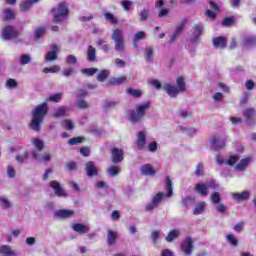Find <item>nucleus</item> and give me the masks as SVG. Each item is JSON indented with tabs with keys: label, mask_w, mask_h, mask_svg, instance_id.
<instances>
[{
	"label": "nucleus",
	"mask_w": 256,
	"mask_h": 256,
	"mask_svg": "<svg viewBox=\"0 0 256 256\" xmlns=\"http://www.w3.org/2000/svg\"><path fill=\"white\" fill-rule=\"evenodd\" d=\"M196 193H199V195L205 196L209 195V185L205 183H199L195 186Z\"/></svg>",
	"instance_id": "5701e85b"
},
{
	"label": "nucleus",
	"mask_w": 256,
	"mask_h": 256,
	"mask_svg": "<svg viewBox=\"0 0 256 256\" xmlns=\"http://www.w3.org/2000/svg\"><path fill=\"white\" fill-rule=\"evenodd\" d=\"M0 203L2 205V209H11V207H13L11 201L5 197H0Z\"/></svg>",
	"instance_id": "a18cd8bd"
},
{
	"label": "nucleus",
	"mask_w": 256,
	"mask_h": 256,
	"mask_svg": "<svg viewBox=\"0 0 256 256\" xmlns=\"http://www.w3.org/2000/svg\"><path fill=\"white\" fill-rule=\"evenodd\" d=\"M121 161H123V149L113 148L112 149V162L113 163H121Z\"/></svg>",
	"instance_id": "f3484780"
},
{
	"label": "nucleus",
	"mask_w": 256,
	"mask_h": 256,
	"mask_svg": "<svg viewBox=\"0 0 256 256\" xmlns=\"http://www.w3.org/2000/svg\"><path fill=\"white\" fill-rule=\"evenodd\" d=\"M195 201V198L194 197H192V196H187L186 198H184L183 200H182V203H183V205H191V203H193Z\"/></svg>",
	"instance_id": "774afa93"
},
{
	"label": "nucleus",
	"mask_w": 256,
	"mask_h": 256,
	"mask_svg": "<svg viewBox=\"0 0 256 256\" xmlns=\"http://www.w3.org/2000/svg\"><path fill=\"white\" fill-rule=\"evenodd\" d=\"M53 22L54 23H62L67 19V15H69V8L67 4L60 3L57 8L52 9Z\"/></svg>",
	"instance_id": "20e7f679"
},
{
	"label": "nucleus",
	"mask_w": 256,
	"mask_h": 256,
	"mask_svg": "<svg viewBox=\"0 0 256 256\" xmlns=\"http://www.w3.org/2000/svg\"><path fill=\"white\" fill-rule=\"evenodd\" d=\"M145 59L146 61H153V57L155 56V52L152 47L145 48Z\"/></svg>",
	"instance_id": "c03bdc74"
},
{
	"label": "nucleus",
	"mask_w": 256,
	"mask_h": 256,
	"mask_svg": "<svg viewBox=\"0 0 256 256\" xmlns=\"http://www.w3.org/2000/svg\"><path fill=\"white\" fill-rule=\"evenodd\" d=\"M86 173L88 177H95L97 173H99V170L97 169V166L95 165L94 162H88L86 163Z\"/></svg>",
	"instance_id": "aec40b11"
},
{
	"label": "nucleus",
	"mask_w": 256,
	"mask_h": 256,
	"mask_svg": "<svg viewBox=\"0 0 256 256\" xmlns=\"http://www.w3.org/2000/svg\"><path fill=\"white\" fill-rule=\"evenodd\" d=\"M110 72L109 70H102L100 71V73L97 75V80L98 81H105V79H107V77H109Z\"/></svg>",
	"instance_id": "603ef678"
},
{
	"label": "nucleus",
	"mask_w": 256,
	"mask_h": 256,
	"mask_svg": "<svg viewBox=\"0 0 256 256\" xmlns=\"http://www.w3.org/2000/svg\"><path fill=\"white\" fill-rule=\"evenodd\" d=\"M140 173L146 177H155L157 172L151 164H144L140 167Z\"/></svg>",
	"instance_id": "f8f14e48"
},
{
	"label": "nucleus",
	"mask_w": 256,
	"mask_h": 256,
	"mask_svg": "<svg viewBox=\"0 0 256 256\" xmlns=\"http://www.w3.org/2000/svg\"><path fill=\"white\" fill-rule=\"evenodd\" d=\"M107 243L108 245H115L117 243V233L113 232V230L107 231Z\"/></svg>",
	"instance_id": "473e14b6"
},
{
	"label": "nucleus",
	"mask_w": 256,
	"mask_h": 256,
	"mask_svg": "<svg viewBox=\"0 0 256 256\" xmlns=\"http://www.w3.org/2000/svg\"><path fill=\"white\" fill-rule=\"evenodd\" d=\"M62 126L66 129V131H73L75 129V123L71 119H65L62 122Z\"/></svg>",
	"instance_id": "a19ab883"
},
{
	"label": "nucleus",
	"mask_w": 256,
	"mask_h": 256,
	"mask_svg": "<svg viewBox=\"0 0 256 256\" xmlns=\"http://www.w3.org/2000/svg\"><path fill=\"white\" fill-rule=\"evenodd\" d=\"M61 52V47L57 44L50 45V50L45 55V61H57V55Z\"/></svg>",
	"instance_id": "0eeeda50"
},
{
	"label": "nucleus",
	"mask_w": 256,
	"mask_h": 256,
	"mask_svg": "<svg viewBox=\"0 0 256 256\" xmlns=\"http://www.w3.org/2000/svg\"><path fill=\"white\" fill-rule=\"evenodd\" d=\"M244 45L246 47H251V45H256V36H248L244 38Z\"/></svg>",
	"instance_id": "49530a36"
},
{
	"label": "nucleus",
	"mask_w": 256,
	"mask_h": 256,
	"mask_svg": "<svg viewBox=\"0 0 256 256\" xmlns=\"http://www.w3.org/2000/svg\"><path fill=\"white\" fill-rule=\"evenodd\" d=\"M27 157H29V152L25 151L23 154L16 156V161L18 163H25V161H27Z\"/></svg>",
	"instance_id": "5fc2aeb1"
},
{
	"label": "nucleus",
	"mask_w": 256,
	"mask_h": 256,
	"mask_svg": "<svg viewBox=\"0 0 256 256\" xmlns=\"http://www.w3.org/2000/svg\"><path fill=\"white\" fill-rule=\"evenodd\" d=\"M237 161H239V154H231L226 160L221 155H218L216 157V162L218 165L224 164L227 165L228 167H233V165H235Z\"/></svg>",
	"instance_id": "423d86ee"
},
{
	"label": "nucleus",
	"mask_w": 256,
	"mask_h": 256,
	"mask_svg": "<svg viewBox=\"0 0 256 256\" xmlns=\"http://www.w3.org/2000/svg\"><path fill=\"white\" fill-rule=\"evenodd\" d=\"M50 187H52V189H54V191L58 197H66L67 196V192H65V190H63V188L61 187V184H59V182L52 181L50 183Z\"/></svg>",
	"instance_id": "dca6fc26"
},
{
	"label": "nucleus",
	"mask_w": 256,
	"mask_h": 256,
	"mask_svg": "<svg viewBox=\"0 0 256 256\" xmlns=\"http://www.w3.org/2000/svg\"><path fill=\"white\" fill-rule=\"evenodd\" d=\"M31 142H32V145L37 149V151H43V147L45 145L43 143V140L39 138H33Z\"/></svg>",
	"instance_id": "ea45409f"
},
{
	"label": "nucleus",
	"mask_w": 256,
	"mask_h": 256,
	"mask_svg": "<svg viewBox=\"0 0 256 256\" xmlns=\"http://www.w3.org/2000/svg\"><path fill=\"white\" fill-rule=\"evenodd\" d=\"M192 35L193 37L191 38L192 43H195L197 39H199L200 35H203V24H195L192 28Z\"/></svg>",
	"instance_id": "ddd939ff"
},
{
	"label": "nucleus",
	"mask_w": 256,
	"mask_h": 256,
	"mask_svg": "<svg viewBox=\"0 0 256 256\" xmlns=\"http://www.w3.org/2000/svg\"><path fill=\"white\" fill-rule=\"evenodd\" d=\"M5 21H11V19H15V10L6 8L3 11Z\"/></svg>",
	"instance_id": "e433bc0d"
},
{
	"label": "nucleus",
	"mask_w": 256,
	"mask_h": 256,
	"mask_svg": "<svg viewBox=\"0 0 256 256\" xmlns=\"http://www.w3.org/2000/svg\"><path fill=\"white\" fill-rule=\"evenodd\" d=\"M72 229L76 233H80L81 235H83L85 233H89L90 227H89V224L76 223L72 225Z\"/></svg>",
	"instance_id": "2eb2a0df"
},
{
	"label": "nucleus",
	"mask_w": 256,
	"mask_h": 256,
	"mask_svg": "<svg viewBox=\"0 0 256 256\" xmlns=\"http://www.w3.org/2000/svg\"><path fill=\"white\" fill-rule=\"evenodd\" d=\"M179 131H181V133H185V135H188L189 137H194V135H197V129L193 127L180 126Z\"/></svg>",
	"instance_id": "cd10ccee"
},
{
	"label": "nucleus",
	"mask_w": 256,
	"mask_h": 256,
	"mask_svg": "<svg viewBox=\"0 0 256 256\" xmlns=\"http://www.w3.org/2000/svg\"><path fill=\"white\" fill-rule=\"evenodd\" d=\"M112 40L114 41V49L116 53L125 51V36L123 30L116 28L112 31Z\"/></svg>",
	"instance_id": "7ed1b4c3"
},
{
	"label": "nucleus",
	"mask_w": 256,
	"mask_h": 256,
	"mask_svg": "<svg viewBox=\"0 0 256 256\" xmlns=\"http://www.w3.org/2000/svg\"><path fill=\"white\" fill-rule=\"evenodd\" d=\"M127 95H130V97L139 98L143 95V91L139 89H133V88H127L126 89Z\"/></svg>",
	"instance_id": "4c0bfd02"
},
{
	"label": "nucleus",
	"mask_w": 256,
	"mask_h": 256,
	"mask_svg": "<svg viewBox=\"0 0 256 256\" xmlns=\"http://www.w3.org/2000/svg\"><path fill=\"white\" fill-rule=\"evenodd\" d=\"M0 255L3 256H17V253L13 251L11 246L3 245L0 247Z\"/></svg>",
	"instance_id": "bb28decb"
},
{
	"label": "nucleus",
	"mask_w": 256,
	"mask_h": 256,
	"mask_svg": "<svg viewBox=\"0 0 256 256\" xmlns=\"http://www.w3.org/2000/svg\"><path fill=\"white\" fill-rule=\"evenodd\" d=\"M121 5H122L124 11H129V9H131V5H133V2H131L129 0H123L121 2Z\"/></svg>",
	"instance_id": "052dcab7"
},
{
	"label": "nucleus",
	"mask_w": 256,
	"mask_h": 256,
	"mask_svg": "<svg viewBox=\"0 0 256 256\" xmlns=\"http://www.w3.org/2000/svg\"><path fill=\"white\" fill-rule=\"evenodd\" d=\"M96 57H97V50L95 49V47L89 46L87 50L88 61L93 62L95 61Z\"/></svg>",
	"instance_id": "c9c22d12"
},
{
	"label": "nucleus",
	"mask_w": 256,
	"mask_h": 256,
	"mask_svg": "<svg viewBox=\"0 0 256 256\" xmlns=\"http://www.w3.org/2000/svg\"><path fill=\"white\" fill-rule=\"evenodd\" d=\"M145 39H147V33H145V31H138L134 34V37L132 39V45H134V47H137L138 41H145Z\"/></svg>",
	"instance_id": "b1692460"
},
{
	"label": "nucleus",
	"mask_w": 256,
	"mask_h": 256,
	"mask_svg": "<svg viewBox=\"0 0 256 256\" xmlns=\"http://www.w3.org/2000/svg\"><path fill=\"white\" fill-rule=\"evenodd\" d=\"M104 18L106 19V21H108L112 25H115L119 22L117 17H115V15L113 13H110V12L105 13Z\"/></svg>",
	"instance_id": "79ce46f5"
},
{
	"label": "nucleus",
	"mask_w": 256,
	"mask_h": 256,
	"mask_svg": "<svg viewBox=\"0 0 256 256\" xmlns=\"http://www.w3.org/2000/svg\"><path fill=\"white\" fill-rule=\"evenodd\" d=\"M181 249L184 254L191 255L193 252V240H191V238H186L181 245Z\"/></svg>",
	"instance_id": "4468645a"
},
{
	"label": "nucleus",
	"mask_w": 256,
	"mask_h": 256,
	"mask_svg": "<svg viewBox=\"0 0 256 256\" xmlns=\"http://www.w3.org/2000/svg\"><path fill=\"white\" fill-rule=\"evenodd\" d=\"M34 3H39V0H25L21 2L20 9L21 11H29L33 7Z\"/></svg>",
	"instance_id": "c85d7f7f"
},
{
	"label": "nucleus",
	"mask_w": 256,
	"mask_h": 256,
	"mask_svg": "<svg viewBox=\"0 0 256 256\" xmlns=\"http://www.w3.org/2000/svg\"><path fill=\"white\" fill-rule=\"evenodd\" d=\"M251 197V192L249 191H243L241 193H233L232 198L235 201H247Z\"/></svg>",
	"instance_id": "4be33fe9"
},
{
	"label": "nucleus",
	"mask_w": 256,
	"mask_h": 256,
	"mask_svg": "<svg viewBox=\"0 0 256 256\" xmlns=\"http://www.w3.org/2000/svg\"><path fill=\"white\" fill-rule=\"evenodd\" d=\"M234 231H236V233H241V231H243V229H245V222H239L234 226Z\"/></svg>",
	"instance_id": "680f3d73"
},
{
	"label": "nucleus",
	"mask_w": 256,
	"mask_h": 256,
	"mask_svg": "<svg viewBox=\"0 0 256 256\" xmlns=\"http://www.w3.org/2000/svg\"><path fill=\"white\" fill-rule=\"evenodd\" d=\"M163 197H165V194H163V192L157 193L152 198V201L146 205L145 207L146 211H153L154 209H157V207L161 205V201H163Z\"/></svg>",
	"instance_id": "6e6552de"
},
{
	"label": "nucleus",
	"mask_w": 256,
	"mask_h": 256,
	"mask_svg": "<svg viewBox=\"0 0 256 256\" xmlns=\"http://www.w3.org/2000/svg\"><path fill=\"white\" fill-rule=\"evenodd\" d=\"M226 239L228 243H230V245H233L234 247H237L239 245V240H237V238L233 234H228L226 236Z\"/></svg>",
	"instance_id": "de8ad7c7"
},
{
	"label": "nucleus",
	"mask_w": 256,
	"mask_h": 256,
	"mask_svg": "<svg viewBox=\"0 0 256 256\" xmlns=\"http://www.w3.org/2000/svg\"><path fill=\"white\" fill-rule=\"evenodd\" d=\"M74 215L75 211L67 209H60L54 213V217L57 219H70V217H73Z\"/></svg>",
	"instance_id": "9b49d317"
},
{
	"label": "nucleus",
	"mask_w": 256,
	"mask_h": 256,
	"mask_svg": "<svg viewBox=\"0 0 256 256\" xmlns=\"http://www.w3.org/2000/svg\"><path fill=\"white\" fill-rule=\"evenodd\" d=\"M149 102L138 104L136 110H132L129 114V121L131 123H141L143 117H145V112L149 109Z\"/></svg>",
	"instance_id": "f03ea898"
},
{
	"label": "nucleus",
	"mask_w": 256,
	"mask_h": 256,
	"mask_svg": "<svg viewBox=\"0 0 256 256\" xmlns=\"http://www.w3.org/2000/svg\"><path fill=\"white\" fill-rule=\"evenodd\" d=\"M107 173L110 177H117V175L121 173V168H119V166H110L107 168Z\"/></svg>",
	"instance_id": "58836bf2"
},
{
	"label": "nucleus",
	"mask_w": 256,
	"mask_h": 256,
	"mask_svg": "<svg viewBox=\"0 0 256 256\" xmlns=\"http://www.w3.org/2000/svg\"><path fill=\"white\" fill-rule=\"evenodd\" d=\"M185 25H187V20H183L178 27H176L175 31L178 35H181L183 33V30L185 29Z\"/></svg>",
	"instance_id": "4d7b16f0"
},
{
	"label": "nucleus",
	"mask_w": 256,
	"mask_h": 256,
	"mask_svg": "<svg viewBox=\"0 0 256 256\" xmlns=\"http://www.w3.org/2000/svg\"><path fill=\"white\" fill-rule=\"evenodd\" d=\"M207 207V204L205 202H198L196 206L194 207L193 214L194 215H201L203 211H205V208Z\"/></svg>",
	"instance_id": "f704fd0d"
},
{
	"label": "nucleus",
	"mask_w": 256,
	"mask_h": 256,
	"mask_svg": "<svg viewBox=\"0 0 256 256\" xmlns=\"http://www.w3.org/2000/svg\"><path fill=\"white\" fill-rule=\"evenodd\" d=\"M148 17H149V10L144 9L140 12L141 21H147Z\"/></svg>",
	"instance_id": "338daca9"
},
{
	"label": "nucleus",
	"mask_w": 256,
	"mask_h": 256,
	"mask_svg": "<svg viewBox=\"0 0 256 256\" xmlns=\"http://www.w3.org/2000/svg\"><path fill=\"white\" fill-rule=\"evenodd\" d=\"M63 99V93H56L53 95H50L46 101H51L52 103H59Z\"/></svg>",
	"instance_id": "37998d69"
},
{
	"label": "nucleus",
	"mask_w": 256,
	"mask_h": 256,
	"mask_svg": "<svg viewBox=\"0 0 256 256\" xmlns=\"http://www.w3.org/2000/svg\"><path fill=\"white\" fill-rule=\"evenodd\" d=\"M179 235H181V231L177 229L170 230L166 236L167 243H173V241H175V239H177Z\"/></svg>",
	"instance_id": "a878e982"
},
{
	"label": "nucleus",
	"mask_w": 256,
	"mask_h": 256,
	"mask_svg": "<svg viewBox=\"0 0 256 256\" xmlns=\"http://www.w3.org/2000/svg\"><path fill=\"white\" fill-rule=\"evenodd\" d=\"M47 111H49L47 102H44L34 108L32 111L31 129L34 131H39V129H41V123H43V119H45Z\"/></svg>",
	"instance_id": "f257e3e1"
},
{
	"label": "nucleus",
	"mask_w": 256,
	"mask_h": 256,
	"mask_svg": "<svg viewBox=\"0 0 256 256\" xmlns=\"http://www.w3.org/2000/svg\"><path fill=\"white\" fill-rule=\"evenodd\" d=\"M211 143L214 149H223V147H225V139L214 137L211 140Z\"/></svg>",
	"instance_id": "7c9ffc66"
},
{
	"label": "nucleus",
	"mask_w": 256,
	"mask_h": 256,
	"mask_svg": "<svg viewBox=\"0 0 256 256\" xmlns=\"http://www.w3.org/2000/svg\"><path fill=\"white\" fill-rule=\"evenodd\" d=\"M29 63H31V55L22 54L20 57V65H27Z\"/></svg>",
	"instance_id": "3c124183"
},
{
	"label": "nucleus",
	"mask_w": 256,
	"mask_h": 256,
	"mask_svg": "<svg viewBox=\"0 0 256 256\" xmlns=\"http://www.w3.org/2000/svg\"><path fill=\"white\" fill-rule=\"evenodd\" d=\"M59 71H61V67L59 65H54V66H51V67H46L43 70L44 73H59Z\"/></svg>",
	"instance_id": "09e8293b"
},
{
	"label": "nucleus",
	"mask_w": 256,
	"mask_h": 256,
	"mask_svg": "<svg viewBox=\"0 0 256 256\" xmlns=\"http://www.w3.org/2000/svg\"><path fill=\"white\" fill-rule=\"evenodd\" d=\"M164 91L170 96V97H177L179 93H181L177 86L171 85V84H164Z\"/></svg>",
	"instance_id": "a211bd4d"
},
{
	"label": "nucleus",
	"mask_w": 256,
	"mask_h": 256,
	"mask_svg": "<svg viewBox=\"0 0 256 256\" xmlns=\"http://www.w3.org/2000/svg\"><path fill=\"white\" fill-rule=\"evenodd\" d=\"M67 113H69V107L60 106L54 111L53 117L56 119H61L63 117H67Z\"/></svg>",
	"instance_id": "6ab92c4d"
},
{
	"label": "nucleus",
	"mask_w": 256,
	"mask_h": 256,
	"mask_svg": "<svg viewBox=\"0 0 256 256\" xmlns=\"http://www.w3.org/2000/svg\"><path fill=\"white\" fill-rule=\"evenodd\" d=\"M165 189L167 192L166 197H172L173 196V182L171 181V178H169V177L166 178Z\"/></svg>",
	"instance_id": "72a5a7b5"
},
{
	"label": "nucleus",
	"mask_w": 256,
	"mask_h": 256,
	"mask_svg": "<svg viewBox=\"0 0 256 256\" xmlns=\"http://www.w3.org/2000/svg\"><path fill=\"white\" fill-rule=\"evenodd\" d=\"M0 37L3 41H11V39L19 37V31H17L13 26H6L2 29Z\"/></svg>",
	"instance_id": "39448f33"
},
{
	"label": "nucleus",
	"mask_w": 256,
	"mask_h": 256,
	"mask_svg": "<svg viewBox=\"0 0 256 256\" xmlns=\"http://www.w3.org/2000/svg\"><path fill=\"white\" fill-rule=\"evenodd\" d=\"M212 43L216 49H224V47H227V40L223 36L214 38Z\"/></svg>",
	"instance_id": "412c9836"
},
{
	"label": "nucleus",
	"mask_w": 256,
	"mask_h": 256,
	"mask_svg": "<svg viewBox=\"0 0 256 256\" xmlns=\"http://www.w3.org/2000/svg\"><path fill=\"white\" fill-rule=\"evenodd\" d=\"M224 97H225V96H223V93H221V92H215V93L212 95L213 101H216V102L223 101Z\"/></svg>",
	"instance_id": "bf43d9fd"
},
{
	"label": "nucleus",
	"mask_w": 256,
	"mask_h": 256,
	"mask_svg": "<svg viewBox=\"0 0 256 256\" xmlns=\"http://www.w3.org/2000/svg\"><path fill=\"white\" fill-rule=\"evenodd\" d=\"M243 115L246 121H253L256 118V112L253 108H246Z\"/></svg>",
	"instance_id": "c756f323"
},
{
	"label": "nucleus",
	"mask_w": 256,
	"mask_h": 256,
	"mask_svg": "<svg viewBox=\"0 0 256 256\" xmlns=\"http://www.w3.org/2000/svg\"><path fill=\"white\" fill-rule=\"evenodd\" d=\"M253 161V158L251 156L244 157L238 161V163L235 165V171H238L239 173H243V171H247V168L249 167V164Z\"/></svg>",
	"instance_id": "1a4fd4ad"
},
{
	"label": "nucleus",
	"mask_w": 256,
	"mask_h": 256,
	"mask_svg": "<svg viewBox=\"0 0 256 256\" xmlns=\"http://www.w3.org/2000/svg\"><path fill=\"white\" fill-rule=\"evenodd\" d=\"M149 84L155 87V89H161V82L157 79H150Z\"/></svg>",
	"instance_id": "69168bd1"
},
{
	"label": "nucleus",
	"mask_w": 256,
	"mask_h": 256,
	"mask_svg": "<svg viewBox=\"0 0 256 256\" xmlns=\"http://www.w3.org/2000/svg\"><path fill=\"white\" fill-rule=\"evenodd\" d=\"M125 81H127V77L122 76V77H118V78H112L110 80L111 85H121V83H125Z\"/></svg>",
	"instance_id": "8fccbe9b"
},
{
	"label": "nucleus",
	"mask_w": 256,
	"mask_h": 256,
	"mask_svg": "<svg viewBox=\"0 0 256 256\" xmlns=\"http://www.w3.org/2000/svg\"><path fill=\"white\" fill-rule=\"evenodd\" d=\"M19 87V82L13 78H8L5 81V88L8 89V91H13Z\"/></svg>",
	"instance_id": "393cba45"
},
{
	"label": "nucleus",
	"mask_w": 256,
	"mask_h": 256,
	"mask_svg": "<svg viewBox=\"0 0 256 256\" xmlns=\"http://www.w3.org/2000/svg\"><path fill=\"white\" fill-rule=\"evenodd\" d=\"M81 72L84 75H87L88 77H91L93 75H95V73H97V68H84L81 70Z\"/></svg>",
	"instance_id": "864d4df0"
},
{
	"label": "nucleus",
	"mask_w": 256,
	"mask_h": 256,
	"mask_svg": "<svg viewBox=\"0 0 256 256\" xmlns=\"http://www.w3.org/2000/svg\"><path fill=\"white\" fill-rule=\"evenodd\" d=\"M83 142V137H76V138H71L69 140V145H79V143Z\"/></svg>",
	"instance_id": "0e129e2a"
},
{
	"label": "nucleus",
	"mask_w": 256,
	"mask_h": 256,
	"mask_svg": "<svg viewBox=\"0 0 256 256\" xmlns=\"http://www.w3.org/2000/svg\"><path fill=\"white\" fill-rule=\"evenodd\" d=\"M158 144L157 142H151L147 146V150L150 151V153H155L157 151Z\"/></svg>",
	"instance_id": "e2e57ef3"
},
{
	"label": "nucleus",
	"mask_w": 256,
	"mask_h": 256,
	"mask_svg": "<svg viewBox=\"0 0 256 256\" xmlns=\"http://www.w3.org/2000/svg\"><path fill=\"white\" fill-rule=\"evenodd\" d=\"M211 201L212 203H214L215 205L219 204V202L221 201V195L219 194V192H214L211 196Z\"/></svg>",
	"instance_id": "13d9d810"
},
{
	"label": "nucleus",
	"mask_w": 256,
	"mask_h": 256,
	"mask_svg": "<svg viewBox=\"0 0 256 256\" xmlns=\"http://www.w3.org/2000/svg\"><path fill=\"white\" fill-rule=\"evenodd\" d=\"M147 143V132L146 131H140L137 133V141L136 145L140 151H143L145 149V145Z\"/></svg>",
	"instance_id": "9d476101"
},
{
	"label": "nucleus",
	"mask_w": 256,
	"mask_h": 256,
	"mask_svg": "<svg viewBox=\"0 0 256 256\" xmlns=\"http://www.w3.org/2000/svg\"><path fill=\"white\" fill-rule=\"evenodd\" d=\"M45 35V28L40 27L35 30L34 37L35 39H41Z\"/></svg>",
	"instance_id": "6e6d98bb"
},
{
	"label": "nucleus",
	"mask_w": 256,
	"mask_h": 256,
	"mask_svg": "<svg viewBox=\"0 0 256 256\" xmlns=\"http://www.w3.org/2000/svg\"><path fill=\"white\" fill-rule=\"evenodd\" d=\"M176 84H177L176 88H178L180 93L185 92L186 84H185V78L183 76H178L176 78Z\"/></svg>",
	"instance_id": "2f4dec72"
}]
</instances>
